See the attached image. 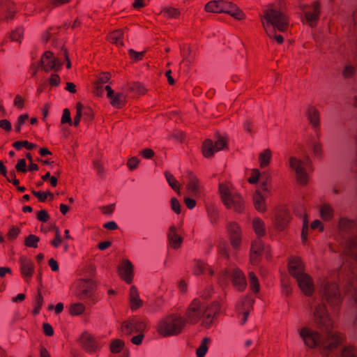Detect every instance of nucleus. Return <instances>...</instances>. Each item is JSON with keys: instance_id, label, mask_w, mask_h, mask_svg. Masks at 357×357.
<instances>
[{"instance_id": "f8f14e48", "label": "nucleus", "mask_w": 357, "mask_h": 357, "mask_svg": "<svg viewBox=\"0 0 357 357\" xmlns=\"http://www.w3.org/2000/svg\"><path fill=\"white\" fill-rule=\"evenodd\" d=\"M288 271L295 279L305 273V265L301 259L296 256L291 257L288 263Z\"/></svg>"}, {"instance_id": "473e14b6", "label": "nucleus", "mask_w": 357, "mask_h": 357, "mask_svg": "<svg viewBox=\"0 0 357 357\" xmlns=\"http://www.w3.org/2000/svg\"><path fill=\"white\" fill-rule=\"evenodd\" d=\"M320 216L324 221H330L333 217V208L327 203L321 205L319 209Z\"/></svg>"}, {"instance_id": "39448f33", "label": "nucleus", "mask_w": 357, "mask_h": 357, "mask_svg": "<svg viewBox=\"0 0 357 357\" xmlns=\"http://www.w3.org/2000/svg\"><path fill=\"white\" fill-rule=\"evenodd\" d=\"M310 160L308 157L305 160L296 155H290L287 160L288 167L295 174L296 181L302 185H305L309 181V175L307 172V166Z\"/></svg>"}, {"instance_id": "5fc2aeb1", "label": "nucleus", "mask_w": 357, "mask_h": 357, "mask_svg": "<svg viewBox=\"0 0 357 357\" xmlns=\"http://www.w3.org/2000/svg\"><path fill=\"white\" fill-rule=\"evenodd\" d=\"M206 265L200 261H197L195 263V268H194V273L195 275H201L204 273V269L206 268Z\"/></svg>"}, {"instance_id": "6e6d98bb", "label": "nucleus", "mask_w": 357, "mask_h": 357, "mask_svg": "<svg viewBox=\"0 0 357 357\" xmlns=\"http://www.w3.org/2000/svg\"><path fill=\"white\" fill-rule=\"evenodd\" d=\"M128 53L130 56V59L135 61L142 60L144 54V52H136L132 49H130L128 50Z\"/></svg>"}, {"instance_id": "5701e85b", "label": "nucleus", "mask_w": 357, "mask_h": 357, "mask_svg": "<svg viewBox=\"0 0 357 357\" xmlns=\"http://www.w3.org/2000/svg\"><path fill=\"white\" fill-rule=\"evenodd\" d=\"M264 250V244L259 239L255 240L251 246L250 250V261L252 264H257Z\"/></svg>"}, {"instance_id": "2eb2a0df", "label": "nucleus", "mask_w": 357, "mask_h": 357, "mask_svg": "<svg viewBox=\"0 0 357 357\" xmlns=\"http://www.w3.org/2000/svg\"><path fill=\"white\" fill-rule=\"evenodd\" d=\"M118 273L120 278L125 281L127 284H130L132 282L133 265L128 259H123L121 265L118 267Z\"/></svg>"}, {"instance_id": "3c124183", "label": "nucleus", "mask_w": 357, "mask_h": 357, "mask_svg": "<svg viewBox=\"0 0 357 357\" xmlns=\"http://www.w3.org/2000/svg\"><path fill=\"white\" fill-rule=\"evenodd\" d=\"M61 123L62 124L68 123L70 126L73 125V121L70 117V110L67 108L64 109L63 111Z\"/></svg>"}, {"instance_id": "9d476101", "label": "nucleus", "mask_w": 357, "mask_h": 357, "mask_svg": "<svg viewBox=\"0 0 357 357\" xmlns=\"http://www.w3.org/2000/svg\"><path fill=\"white\" fill-rule=\"evenodd\" d=\"M110 105L116 109H121L126 102V95L123 92L115 93L110 86L105 87Z\"/></svg>"}, {"instance_id": "e2e57ef3", "label": "nucleus", "mask_w": 357, "mask_h": 357, "mask_svg": "<svg viewBox=\"0 0 357 357\" xmlns=\"http://www.w3.org/2000/svg\"><path fill=\"white\" fill-rule=\"evenodd\" d=\"M111 78V75L109 73H102L96 82H100L101 84L109 83Z\"/></svg>"}, {"instance_id": "0eeeda50", "label": "nucleus", "mask_w": 357, "mask_h": 357, "mask_svg": "<svg viewBox=\"0 0 357 357\" xmlns=\"http://www.w3.org/2000/svg\"><path fill=\"white\" fill-rule=\"evenodd\" d=\"M269 195L270 190L267 187L266 183H261L259 188L254 193L252 198L255 208L257 211L264 213L266 211V199Z\"/></svg>"}, {"instance_id": "7ed1b4c3", "label": "nucleus", "mask_w": 357, "mask_h": 357, "mask_svg": "<svg viewBox=\"0 0 357 357\" xmlns=\"http://www.w3.org/2000/svg\"><path fill=\"white\" fill-rule=\"evenodd\" d=\"M185 326L183 319L176 314L169 315L161 319L157 326V332L162 337L179 334Z\"/></svg>"}, {"instance_id": "69168bd1", "label": "nucleus", "mask_w": 357, "mask_h": 357, "mask_svg": "<svg viewBox=\"0 0 357 357\" xmlns=\"http://www.w3.org/2000/svg\"><path fill=\"white\" fill-rule=\"evenodd\" d=\"M37 218L39 221L45 222L49 220L50 215L46 211L41 210L38 212Z\"/></svg>"}, {"instance_id": "7c9ffc66", "label": "nucleus", "mask_w": 357, "mask_h": 357, "mask_svg": "<svg viewBox=\"0 0 357 357\" xmlns=\"http://www.w3.org/2000/svg\"><path fill=\"white\" fill-rule=\"evenodd\" d=\"M290 218L291 217L288 211H280L275 220V226L278 228V229L280 231L283 230L289 223Z\"/></svg>"}, {"instance_id": "cd10ccee", "label": "nucleus", "mask_w": 357, "mask_h": 357, "mask_svg": "<svg viewBox=\"0 0 357 357\" xmlns=\"http://www.w3.org/2000/svg\"><path fill=\"white\" fill-rule=\"evenodd\" d=\"M233 284L239 291L245 289L247 283L243 273L238 269H234L232 273Z\"/></svg>"}, {"instance_id": "4be33fe9", "label": "nucleus", "mask_w": 357, "mask_h": 357, "mask_svg": "<svg viewBox=\"0 0 357 357\" xmlns=\"http://www.w3.org/2000/svg\"><path fill=\"white\" fill-rule=\"evenodd\" d=\"M186 190L188 193L193 197H198L201 195L202 186L199 180L192 174L189 176Z\"/></svg>"}, {"instance_id": "13d9d810", "label": "nucleus", "mask_w": 357, "mask_h": 357, "mask_svg": "<svg viewBox=\"0 0 357 357\" xmlns=\"http://www.w3.org/2000/svg\"><path fill=\"white\" fill-rule=\"evenodd\" d=\"M20 230L18 227H13L10 229L8 233V238L10 241L15 240L19 235Z\"/></svg>"}, {"instance_id": "37998d69", "label": "nucleus", "mask_w": 357, "mask_h": 357, "mask_svg": "<svg viewBox=\"0 0 357 357\" xmlns=\"http://www.w3.org/2000/svg\"><path fill=\"white\" fill-rule=\"evenodd\" d=\"M275 30L277 29L264 30V31L270 39L275 40L278 44H282L284 42V38L282 35L277 34Z\"/></svg>"}, {"instance_id": "ddd939ff", "label": "nucleus", "mask_w": 357, "mask_h": 357, "mask_svg": "<svg viewBox=\"0 0 357 357\" xmlns=\"http://www.w3.org/2000/svg\"><path fill=\"white\" fill-rule=\"evenodd\" d=\"M311 10L305 12L304 16L307 24L312 28L317 25L321 14L320 3L318 1L312 2L310 6Z\"/></svg>"}, {"instance_id": "052dcab7", "label": "nucleus", "mask_w": 357, "mask_h": 357, "mask_svg": "<svg viewBox=\"0 0 357 357\" xmlns=\"http://www.w3.org/2000/svg\"><path fill=\"white\" fill-rule=\"evenodd\" d=\"M259 176H260V172H259V169H254L252 171V176L248 178V182L250 183H257Z\"/></svg>"}, {"instance_id": "ea45409f", "label": "nucleus", "mask_w": 357, "mask_h": 357, "mask_svg": "<svg viewBox=\"0 0 357 357\" xmlns=\"http://www.w3.org/2000/svg\"><path fill=\"white\" fill-rule=\"evenodd\" d=\"M210 342V339L208 337H204L199 347L196 351V354L197 357H204L208 350V344Z\"/></svg>"}, {"instance_id": "412c9836", "label": "nucleus", "mask_w": 357, "mask_h": 357, "mask_svg": "<svg viewBox=\"0 0 357 357\" xmlns=\"http://www.w3.org/2000/svg\"><path fill=\"white\" fill-rule=\"evenodd\" d=\"M324 296L327 301L332 305L336 306L340 303L338 288L335 284H327L324 287Z\"/></svg>"}, {"instance_id": "9b49d317", "label": "nucleus", "mask_w": 357, "mask_h": 357, "mask_svg": "<svg viewBox=\"0 0 357 357\" xmlns=\"http://www.w3.org/2000/svg\"><path fill=\"white\" fill-rule=\"evenodd\" d=\"M227 231L232 247L238 248L242 238V232L238 224L236 222H229L227 226Z\"/></svg>"}, {"instance_id": "f3484780", "label": "nucleus", "mask_w": 357, "mask_h": 357, "mask_svg": "<svg viewBox=\"0 0 357 357\" xmlns=\"http://www.w3.org/2000/svg\"><path fill=\"white\" fill-rule=\"evenodd\" d=\"M203 310L200 301L194 300L186 312L188 321L191 324L197 323L202 317Z\"/></svg>"}, {"instance_id": "c85d7f7f", "label": "nucleus", "mask_w": 357, "mask_h": 357, "mask_svg": "<svg viewBox=\"0 0 357 357\" xmlns=\"http://www.w3.org/2000/svg\"><path fill=\"white\" fill-rule=\"evenodd\" d=\"M143 302L139 298V292L135 286H132L130 289V305L132 310H135L142 306Z\"/></svg>"}, {"instance_id": "dca6fc26", "label": "nucleus", "mask_w": 357, "mask_h": 357, "mask_svg": "<svg viewBox=\"0 0 357 357\" xmlns=\"http://www.w3.org/2000/svg\"><path fill=\"white\" fill-rule=\"evenodd\" d=\"M40 63L45 71L57 70L61 66V63L51 52H46L43 54L40 59Z\"/></svg>"}, {"instance_id": "338daca9", "label": "nucleus", "mask_w": 357, "mask_h": 357, "mask_svg": "<svg viewBox=\"0 0 357 357\" xmlns=\"http://www.w3.org/2000/svg\"><path fill=\"white\" fill-rule=\"evenodd\" d=\"M342 357H355L354 348L352 347H346L342 352Z\"/></svg>"}, {"instance_id": "aec40b11", "label": "nucleus", "mask_w": 357, "mask_h": 357, "mask_svg": "<svg viewBox=\"0 0 357 357\" xmlns=\"http://www.w3.org/2000/svg\"><path fill=\"white\" fill-rule=\"evenodd\" d=\"M96 282L91 280H82L79 284V294L80 299L90 298L96 290Z\"/></svg>"}, {"instance_id": "a18cd8bd", "label": "nucleus", "mask_w": 357, "mask_h": 357, "mask_svg": "<svg viewBox=\"0 0 357 357\" xmlns=\"http://www.w3.org/2000/svg\"><path fill=\"white\" fill-rule=\"evenodd\" d=\"M312 151L314 157L319 159L322 158L324 151L321 143L314 142L312 146Z\"/></svg>"}, {"instance_id": "864d4df0", "label": "nucleus", "mask_w": 357, "mask_h": 357, "mask_svg": "<svg viewBox=\"0 0 357 357\" xmlns=\"http://www.w3.org/2000/svg\"><path fill=\"white\" fill-rule=\"evenodd\" d=\"M139 154L144 159H151L154 156L155 153L153 149L150 148H146L142 149L139 152Z\"/></svg>"}, {"instance_id": "4c0bfd02", "label": "nucleus", "mask_w": 357, "mask_h": 357, "mask_svg": "<svg viewBox=\"0 0 357 357\" xmlns=\"http://www.w3.org/2000/svg\"><path fill=\"white\" fill-rule=\"evenodd\" d=\"M162 13H164L165 15L168 18H176L181 15L180 10L172 6L164 7L162 10Z\"/></svg>"}, {"instance_id": "680f3d73", "label": "nucleus", "mask_w": 357, "mask_h": 357, "mask_svg": "<svg viewBox=\"0 0 357 357\" xmlns=\"http://www.w3.org/2000/svg\"><path fill=\"white\" fill-rule=\"evenodd\" d=\"M355 73V69L351 66H346L344 68L342 75L345 78L351 77Z\"/></svg>"}, {"instance_id": "bf43d9fd", "label": "nucleus", "mask_w": 357, "mask_h": 357, "mask_svg": "<svg viewBox=\"0 0 357 357\" xmlns=\"http://www.w3.org/2000/svg\"><path fill=\"white\" fill-rule=\"evenodd\" d=\"M171 207L176 214L181 213V204L176 198L173 197L171 199Z\"/></svg>"}, {"instance_id": "774afa93", "label": "nucleus", "mask_w": 357, "mask_h": 357, "mask_svg": "<svg viewBox=\"0 0 357 357\" xmlns=\"http://www.w3.org/2000/svg\"><path fill=\"white\" fill-rule=\"evenodd\" d=\"M26 161L24 159H20L15 165V169L17 172H26Z\"/></svg>"}, {"instance_id": "4d7b16f0", "label": "nucleus", "mask_w": 357, "mask_h": 357, "mask_svg": "<svg viewBox=\"0 0 357 357\" xmlns=\"http://www.w3.org/2000/svg\"><path fill=\"white\" fill-rule=\"evenodd\" d=\"M104 88L102 84L100 82H96L94 83L93 93L96 96H101L103 94Z\"/></svg>"}, {"instance_id": "f704fd0d", "label": "nucleus", "mask_w": 357, "mask_h": 357, "mask_svg": "<svg viewBox=\"0 0 357 357\" xmlns=\"http://www.w3.org/2000/svg\"><path fill=\"white\" fill-rule=\"evenodd\" d=\"M123 35V30H121V29L115 30L109 34V40L112 43H113L117 45L123 46L124 44L122 40Z\"/></svg>"}, {"instance_id": "423d86ee", "label": "nucleus", "mask_w": 357, "mask_h": 357, "mask_svg": "<svg viewBox=\"0 0 357 357\" xmlns=\"http://www.w3.org/2000/svg\"><path fill=\"white\" fill-rule=\"evenodd\" d=\"M313 317L315 323L325 332H329L333 328V322L328 317L324 304H317L313 310Z\"/></svg>"}, {"instance_id": "4468645a", "label": "nucleus", "mask_w": 357, "mask_h": 357, "mask_svg": "<svg viewBox=\"0 0 357 357\" xmlns=\"http://www.w3.org/2000/svg\"><path fill=\"white\" fill-rule=\"evenodd\" d=\"M202 324L208 327L212 324L213 317L218 314L220 305L218 303H213L210 305L205 306L202 304Z\"/></svg>"}, {"instance_id": "a878e982", "label": "nucleus", "mask_w": 357, "mask_h": 357, "mask_svg": "<svg viewBox=\"0 0 357 357\" xmlns=\"http://www.w3.org/2000/svg\"><path fill=\"white\" fill-rule=\"evenodd\" d=\"M20 272L22 275L28 278H31L33 273V264L32 261L26 257H22L20 259Z\"/></svg>"}, {"instance_id": "6ab92c4d", "label": "nucleus", "mask_w": 357, "mask_h": 357, "mask_svg": "<svg viewBox=\"0 0 357 357\" xmlns=\"http://www.w3.org/2000/svg\"><path fill=\"white\" fill-rule=\"evenodd\" d=\"M79 342L83 349L88 353H95L98 349V344L96 339L89 333L84 332L80 337Z\"/></svg>"}, {"instance_id": "f257e3e1", "label": "nucleus", "mask_w": 357, "mask_h": 357, "mask_svg": "<svg viewBox=\"0 0 357 357\" xmlns=\"http://www.w3.org/2000/svg\"><path fill=\"white\" fill-rule=\"evenodd\" d=\"M260 18L264 30L277 29L279 31L284 32L289 26V17L273 6L264 10Z\"/></svg>"}, {"instance_id": "f03ea898", "label": "nucleus", "mask_w": 357, "mask_h": 357, "mask_svg": "<svg viewBox=\"0 0 357 357\" xmlns=\"http://www.w3.org/2000/svg\"><path fill=\"white\" fill-rule=\"evenodd\" d=\"M219 193L224 206L236 213L243 212L245 201L242 196L234 190L231 183L224 182L219 184Z\"/></svg>"}, {"instance_id": "603ef678", "label": "nucleus", "mask_w": 357, "mask_h": 357, "mask_svg": "<svg viewBox=\"0 0 357 357\" xmlns=\"http://www.w3.org/2000/svg\"><path fill=\"white\" fill-rule=\"evenodd\" d=\"M139 164V160L135 157H131L127 161V167L130 170H134L136 169Z\"/></svg>"}, {"instance_id": "bb28decb", "label": "nucleus", "mask_w": 357, "mask_h": 357, "mask_svg": "<svg viewBox=\"0 0 357 357\" xmlns=\"http://www.w3.org/2000/svg\"><path fill=\"white\" fill-rule=\"evenodd\" d=\"M326 333H328V337L326 342L325 349L327 350H333L342 342L343 337L337 332L331 333L330 331Z\"/></svg>"}, {"instance_id": "1a4fd4ad", "label": "nucleus", "mask_w": 357, "mask_h": 357, "mask_svg": "<svg viewBox=\"0 0 357 357\" xmlns=\"http://www.w3.org/2000/svg\"><path fill=\"white\" fill-rule=\"evenodd\" d=\"M299 335L305 344L310 348H315L320 342V335L318 332L304 327L299 330Z\"/></svg>"}, {"instance_id": "72a5a7b5", "label": "nucleus", "mask_w": 357, "mask_h": 357, "mask_svg": "<svg viewBox=\"0 0 357 357\" xmlns=\"http://www.w3.org/2000/svg\"><path fill=\"white\" fill-rule=\"evenodd\" d=\"M128 89L130 92L135 93L139 96H144L148 91L145 86L143 84L138 82L129 83L128 84Z\"/></svg>"}, {"instance_id": "c756f323", "label": "nucleus", "mask_w": 357, "mask_h": 357, "mask_svg": "<svg viewBox=\"0 0 357 357\" xmlns=\"http://www.w3.org/2000/svg\"><path fill=\"white\" fill-rule=\"evenodd\" d=\"M273 152L270 149H265L258 155V162L260 168H266L271 164Z\"/></svg>"}, {"instance_id": "e433bc0d", "label": "nucleus", "mask_w": 357, "mask_h": 357, "mask_svg": "<svg viewBox=\"0 0 357 357\" xmlns=\"http://www.w3.org/2000/svg\"><path fill=\"white\" fill-rule=\"evenodd\" d=\"M85 310V306L81 303L71 304L69 307V313L72 316L82 314Z\"/></svg>"}, {"instance_id": "79ce46f5", "label": "nucleus", "mask_w": 357, "mask_h": 357, "mask_svg": "<svg viewBox=\"0 0 357 357\" xmlns=\"http://www.w3.org/2000/svg\"><path fill=\"white\" fill-rule=\"evenodd\" d=\"M39 241H40V238L38 236L33 235V234H30L25 238L24 245L26 247L35 248L38 247V243Z\"/></svg>"}, {"instance_id": "09e8293b", "label": "nucleus", "mask_w": 357, "mask_h": 357, "mask_svg": "<svg viewBox=\"0 0 357 357\" xmlns=\"http://www.w3.org/2000/svg\"><path fill=\"white\" fill-rule=\"evenodd\" d=\"M43 304V298L41 295V293L40 291H38L36 298L35 307L33 310V314H38L39 313Z\"/></svg>"}, {"instance_id": "393cba45", "label": "nucleus", "mask_w": 357, "mask_h": 357, "mask_svg": "<svg viewBox=\"0 0 357 357\" xmlns=\"http://www.w3.org/2000/svg\"><path fill=\"white\" fill-rule=\"evenodd\" d=\"M168 241L170 246L174 249H178L183 242V238L177 233L174 226L170 227L168 232Z\"/></svg>"}, {"instance_id": "6e6552de", "label": "nucleus", "mask_w": 357, "mask_h": 357, "mask_svg": "<svg viewBox=\"0 0 357 357\" xmlns=\"http://www.w3.org/2000/svg\"><path fill=\"white\" fill-rule=\"evenodd\" d=\"M226 141L222 139H218L215 144L209 139H205L202 145V153L204 158H211L215 153L222 150L226 146Z\"/></svg>"}, {"instance_id": "b1692460", "label": "nucleus", "mask_w": 357, "mask_h": 357, "mask_svg": "<svg viewBox=\"0 0 357 357\" xmlns=\"http://www.w3.org/2000/svg\"><path fill=\"white\" fill-rule=\"evenodd\" d=\"M307 119L314 128L320 126V116L319 110L314 106H309L306 111Z\"/></svg>"}, {"instance_id": "8fccbe9b", "label": "nucleus", "mask_w": 357, "mask_h": 357, "mask_svg": "<svg viewBox=\"0 0 357 357\" xmlns=\"http://www.w3.org/2000/svg\"><path fill=\"white\" fill-rule=\"evenodd\" d=\"M93 166L94 169L96 171L97 174L100 176H102L105 174V169L104 165L100 160H96L93 162Z\"/></svg>"}, {"instance_id": "0e129e2a", "label": "nucleus", "mask_w": 357, "mask_h": 357, "mask_svg": "<svg viewBox=\"0 0 357 357\" xmlns=\"http://www.w3.org/2000/svg\"><path fill=\"white\" fill-rule=\"evenodd\" d=\"M135 324V332L138 333L144 331L146 328V324L142 321H138L134 323Z\"/></svg>"}, {"instance_id": "a211bd4d", "label": "nucleus", "mask_w": 357, "mask_h": 357, "mask_svg": "<svg viewBox=\"0 0 357 357\" xmlns=\"http://www.w3.org/2000/svg\"><path fill=\"white\" fill-rule=\"evenodd\" d=\"M301 291L306 296L311 295L314 289V282L307 273L296 279Z\"/></svg>"}, {"instance_id": "c9c22d12", "label": "nucleus", "mask_w": 357, "mask_h": 357, "mask_svg": "<svg viewBox=\"0 0 357 357\" xmlns=\"http://www.w3.org/2000/svg\"><path fill=\"white\" fill-rule=\"evenodd\" d=\"M164 174L167 182L171 186V188L178 194H180V185L174 178V175L169 171H165Z\"/></svg>"}, {"instance_id": "58836bf2", "label": "nucleus", "mask_w": 357, "mask_h": 357, "mask_svg": "<svg viewBox=\"0 0 357 357\" xmlns=\"http://www.w3.org/2000/svg\"><path fill=\"white\" fill-rule=\"evenodd\" d=\"M250 286L254 293H258L260 289L259 283L257 277L254 272L248 273Z\"/></svg>"}, {"instance_id": "2f4dec72", "label": "nucleus", "mask_w": 357, "mask_h": 357, "mask_svg": "<svg viewBox=\"0 0 357 357\" xmlns=\"http://www.w3.org/2000/svg\"><path fill=\"white\" fill-rule=\"evenodd\" d=\"M252 225L253 230L258 237L264 236L266 234L265 223L261 219L254 218Z\"/></svg>"}, {"instance_id": "c03bdc74", "label": "nucleus", "mask_w": 357, "mask_h": 357, "mask_svg": "<svg viewBox=\"0 0 357 357\" xmlns=\"http://www.w3.org/2000/svg\"><path fill=\"white\" fill-rule=\"evenodd\" d=\"M121 331L127 335H130L132 333H135L134 323L130 321H124L121 326Z\"/></svg>"}, {"instance_id": "49530a36", "label": "nucleus", "mask_w": 357, "mask_h": 357, "mask_svg": "<svg viewBox=\"0 0 357 357\" xmlns=\"http://www.w3.org/2000/svg\"><path fill=\"white\" fill-rule=\"evenodd\" d=\"M23 35H24L23 29L21 28H17V29L13 30L10 33V38L13 41H16V42L20 43L21 40L23 37Z\"/></svg>"}, {"instance_id": "20e7f679", "label": "nucleus", "mask_w": 357, "mask_h": 357, "mask_svg": "<svg viewBox=\"0 0 357 357\" xmlns=\"http://www.w3.org/2000/svg\"><path fill=\"white\" fill-rule=\"evenodd\" d=\"M206 12L213 13H227L238 20L245 19V14L236 5L224 1H211L204 7Z\"/></svg>"}, {"instance_id": "a19ab883", "label": "nucleus", "mask_w": 357, "mask_h": 357, "mask_svg": "<svg viewBox=\"0 0 357 357\" xmlns=\"http://www.w3.org/2000/svg\"><path fill=\"white\" fill-rule=\"evenodd\" d=\"M124 347V342L120 339L114 340L110 344V351L113 354H118Z\"/></svg>"}, {"instance_id": "de8ad7c7", "label": "nucleus", "mask_w": 357, "mask_h": 357, "mask_svg": "<svg viewBox=\"0 0 357 357\" xmlns=\"http://www.w3.org/2000/svg\"><path fill=\"white\" fill-rule=\"evenodd\" d=\"M13 146L17 149H21L22 146H25L28 150H31L36 147V145L28 141H17L13 144Z\"/></svg>"}]
</instances>
